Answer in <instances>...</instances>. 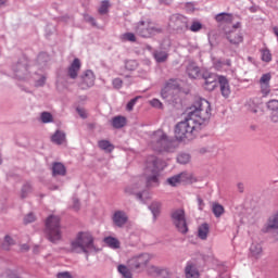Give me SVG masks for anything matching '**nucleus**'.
Returning a JSON list of instances; mask_svg holds the SVG:
<instances>
[{
  "label": "nucleus",
  "instance_id": "nucleus-1",
  "mask_svg": "<svg viewBox=\"0 0 278 278\" xmlns=\"http://www.w3.org/2000/svg\"><path fill=\"white\" fill-rule=\"evenodd\" d=\"M212 108L205 99L197 100L191 108L187 110L185 121L175 126V138L178 142H190L197 138L201 127L210 121Z\"/></svg>",
  "mask_w": 278,
  "mask_h": 278
},
{
  "label": "nucleus",
  "instance_id": "nucleus-43",
  "mask_svg": "<svg viewBox=\"0 0 278 278\" xmlns=\"http://www.w3.org/2000/svg\"><path fill=\"white\" fill-rule=\"evenodd\" d=\"M178 164H188L190 162V154L188 153H180L177 156Z\"/></svg>",
  "mask_w": 278,
  "mask_h": 278
},
{
  "label": "nucleus",
  "instance_id": "nucleus-36",
  "mask_svg": "<svg viewBox=\"0 0 278 278\" xmlns=\"http://www.w3.org/2000/svg\"><path fill=\"white\" fill-rule=\"evenodd\" d=\"M212 212L216 218H220L222 214H225V207L218 203H214L212 206Z\"/></svg>",
  "mask_w": 278,
  "mask_h": 278
},
{
  "label": "nucleus",
  "instance_id": "nucleus-5",
  "mask_svg": "<svg viewBox=\"0 0 278 278\" xmlns=\"http://www.w3.org/2000/svg\"><path fill=\"white\" fill-rule=\"evenodd\" d=\"M137 36L141 38H153L157 34H162V27L153 24L150 20H141L134 27Z\"/></svg>",
  "mask_w": 278,
  "mask_h": 278
},
{
  "label": "nucleus",
  "instance_id": "nucleus-33",
  "mask_svg": "<svg viewBox=\"0 0 278 278\" xmlns=\"http://www.w3.org/2000/svg\"><path fill=\"white\" fill-rule=\"evenodd\" d=\"M33 190L34 189L31 187V184L25 182L21 189V193H20L21 198L27 199L29 197V194H31Z\"/></svg>",
  "mask_w": 278,
  "mask_h": 278
},
{
  "label": "nucleus",
  "instance_id": "nucleus-40",
  "mask_svg": "<svg viewBox=\"0 0 278 278\" xmlns=\"http://www.w3.org/2000/svg\"><path fill=\"white\" fill-rule=\"evenodd\" d=\"M37 62L40 64V66H46L47 62H49V54L41 52L37 56Z\"/></svg>",
  "mask_w": 278,
  "mask_h": 278
},
{
  "label": "nucleus",
  "instance_id": "nucleus-62",
  "mask_svg": "<svg viewBox=\"0 0 278 278\" xmlns=\"http://www.w3.org/2000/svg\"><path fill=\"white\" fill-rule=\"evenodd\" d=\"M7 2L8 0H0V5H5Z\"/></svg>",
  "mask_w": 278,
  "mask_h": 278
},
{
  "label": "nucleus",
  "instance_id": "nucleus-54",
  "mask_svg": "<svg viewBox=\"0 0 278 278\" xmlns=\"http://www.w3.org/2000/svg\"><path fill=\"white\" fill-rule=\"evenodd\" d=\"M4 244H8L9 247H12V244H14V239H12V237H10V236H5L4 237Z\"/></svg>",
  "mask_w": 278,
  "mask_h": 278
},
{
  "label": "nucleus",
  "instance_id": "nucleus-25",
  "mask_svg": "<svg viewBox=\"0 0 278 278\" xmlns=\"http://www.w3.org/2000/svg\"><path fill=\"white\" fill-rule=\"evenodd\" d=\"M210 235V225L202 224L198 228V238L200 240H207V236Z\"/></svg>",
  "mask_w": 278,
  "mask_h": 278
},
{
  "label": "nucleus",
  "instance_id": "nucleus-48",
  "mask_svg": "<svg viewBox=\"0 0 278 278\" xmlns=\"http://www.w3.org/2000/svg\"><path fill=\"white\" fill-rule=\"evenodd\" d=\"M150 105H152V108H156V110H162V108H164L162 102L160 100H157V99H152L150 101Z\"/></svg>",
  "mask_w": 278,
  "mask_h": 278
},
{
  "label": "nucleus",
  "instance_id": "nucleus-2",
  "mask_svg": "<svg viewBox=\"0 0 278 278\" xmlns=\"http://www.w3.org/2000/svg\"><path fill=\"white\" fill-rule=\"evenodd\" d=\"M99 251H101V249L94 244V237L88 231L78 232L76 237L71 240L70 248L67 249L68 253H84L87 260L90 255L99 253Z\"/></svg>",
  "mask_w": 278,
  "mask_h": 278
},
{
  "label": "nucleus",
  "instance_id": "nucleus-13",
  "mask_svg": "<svg viewBox=\"0 0 278 278\" xmlns=\"http://www.w3.org/2000/svg\"><path fill=\"white\" fill-rule=\"evenodd\" d=\"M94 72L87 70L81 76L80 88L83 90H86L87 88H92V86H94Z\"/></svg>",
  "mask_w": 278,
  "mask_h": 278
},
{
  "label": "nucleus",
  "instance_id": "nucleus-27",
  "mask_svg": "<svg viewBox=\"0 0 278 278\" xmlns=\"http://www.w3.org/2000/svg\"><path fill=\"white\" fill-rule=\"evenodd\" d=\"M98 147L104 153H112V151H114V144H112L109 140H100L98 142Z\"/></svg>",
  "mask_w": 278,
  "mask_h": 278
},
{
  "label": "nucleus",
  "instance_id": "nucleus-32",
  "mask_svg": "<svg viewBox=\"0 0 278 278\" xmlns=\"http://www.w3.org/2000/svg\"><path fill=\"white\" fill-rule=\"evenodd\" d=\"M117 270L119 275H122V277L124 278H134V274L131 273V269H129V267H127L126 265H118Z\"/></svg>",
  "mask_w": 278,
  "mask_h": 278
},
{
  "label": "nucleus",
  "instance_id": "nucleus-44",
  "mask_svg": "<svg viewBox=\"0 0 278 278\" xmlns=\"http://www.w3.org/2000/svg\"><path fill=\"white\" fill-rule=\"evenodd\" d=\"M109 10H110V1L109 0H103L101 2L100 8H99V13L100 14H108Z\"/></svg>",
  "mask_w": 278,
  "mask_h": 278
},
{
  "label": "nucleus",
  "instance_id": "nucleus-64",
  "mask_svg": "<svg viewBox=\"0 0 278 278\" xmlns=\"http://www.w3.org/2000/svg\"><path fill=\"white\" fill-rule=\"evenodd\" d=\"M235 27H236V28L240 27V23H237V24L235 25Z\"/></svg>",
  "mask_w": 278,
  "mask_h": 278
},
{
  "label": "nucleus",
  "instance_id": "nucleus-39",
  "mask_svg": "<svg viewBox=\"0 0 278 278\" xmlns=\"http://www.w3.org/2000/svg\"><path fill=\"white\" fill-rule=\"evenodd\" d=\"M34 79H35V86L37 88H40V87L45 86V84H47V76H45V75H41L38 78V74H35Z\"/></svg>",
  "mask_w": 278,
  "mask_h": 278
},
{
  "label": "nucleus",
  "instance_id": "nucleus-17",
  "mask_svg": "<svg viewBox=\"0 0 278 278\" xmlns=\"http://www.w3.org/2000/svg\"><path fill=\"white\" fill-rule=\"evenodd\" d=\"M204 81L205 90H215L216 86H218V76H216V74H208L207 76L204 75Z\"/></svg>",
  "mask_w": 278,
  "mask_h": 278
},
{
  "label": "nucleus",
  "instance_id": "nucleus-16",
  "mask_svg": "<svg viewBox=\"0 0 278 278\" xmlns=\"http://www.w3.org/2000/svg\"><path fill=\"white\" fill-rule=\"evenodd\" d=\"M140 186L141 185H134L126 187L125 192L126 194H135L138 201H141V203H144V195L147 194V191L140 192Z\"/></svg>",
  "mask_w": 278,
  "mask_h": 278
},
{
  "label": "nucleus",
  "instance_id": "nucleus-56",
  "mask_svg": "<svg viewBox=\"0 0 278 278\" xmlns=\"http://www.w3.org/2000/svg\"><path fill=\"white\" fill-rule=\"evenodd\" d=\"M85 21H87L88 23H91V25H97V22L94 21V17L92 16H86Z\"/></svg>",
  "mask_w": 278,
  "mask_h": 278
},
{
  "label": "nucleus",
  "instance_id": "nucleus-49",
  "mask_svg": "<svg viewBox=\"0 0 278 278\" xmlns=\"http://www.w3.org/2000/svg\"><path fill=\"white\" fill-rule=\"evenodd\" d=\"M71 207L74 210V212H79L80 204L77 198H73Z\"/></svg>",
  "mask_w": 278,
  "mask_h": 278
},
{
  "label": "nucleus",
  "instance_id": "nucleus-12",
  "mask_svg": "<svg viewBox=\"0 0 278 278\" xmlns=\"http://www.w3.org/2000/svg\"><path fill=\"white\" fill-rule=\"evenodd\" d=\"M112 222L115 227L123 229L129 223V215L125 211L117 210L112 215Z\"/></svg>",
  "mask_w": 278,
  "mask_h": 278
},
{
  "label": "nucleus",
  "instance_id": "nucleus-31",
  "mask_svg": "<svg viewBox=\"0 0 278 278\" xmlns=\"http://www.w3.org/2000/svg\"><path fill=\"white\" fill-rule=\"evenodd\" d=\"M104 243L110 247V249H121V241L114 237H105Z\"/></svg>",
  "mask_w": 278,
  "mask_h": 278
},
{
  "label": "nucleus",
  "instance_id": "nucleus-53",
  "mask_svg": "<svg viewBox=\"0 0 278 278\" xmlns=\"http://www.w3.org/2000/svg\"><path fill=\"white\" fill-rule=\"evenodd\" d=\"M76 112H78L80 118H87L88 117V114L86 113V110H84V109L77 108Z\"/></svg>",
  "mask_w": 278,
  "mask_h": 278
},
{
  "label": "nucleus",
  "instance_id": "nucleus-15",
  "mask_svg": "<svg viewBox=\"0 0 278 278\" xmlns=\"http://www.w3.org/2000/svg\"><path fill=\"white\" fill-rule=\"evenodd\" d=\"M81 70V62L79 59H74L70 67L67 68V75L71 79H77L79 71Z\"/></svg>",
  "mask_w": 278,
  "mask_h": 278
},
{
  "label": "nucleus",
  "instance_id": "nucleus-10",
  "mask_svg": "<svg viewBox=\"0 0 278 278\" xmlns=\"http://www.w3.org/2000/svg\"><path fill=\"white\" fill-rule=\"evenodd\" d=\"M150 275H156V277L163 278H181V273L177 269L166 268V267H157L155 265L150 266L149 268Z\"/></svg>",
  "mask_w": 278,
  "mask_h": 278
},
{
  "label": "nucleus",
  "instance_id": "nucleus-24",
  "mask_svg": "<svg viewBox=\"0 0 278 278\" xmlns=\"http://www.w3.org/2000/svg\"><path fill=\"white\" fill-rule=\"evenodd\" d=\"M153 58L157 64H162L168 60V52L165 50H155L153 52Z\"/></svg>",
  "mask_w": 278,
  "mask_h": 278
},
{
  "label": "nucleus",
  "instance_id": "nucleus-46",
  "mask_svg": "<svg viewBox=\"0 0 278 278\" xmlns=\"http://www.w3.org/2000/svg\"><path fill=\"white\" fill-rule=\"evenodd\" d=\"M123 41L136 42V35L134 33H126L122 35Z\"/></svg>",
  "mask_w": 278,
  "mask_h": 278
},
{
  "label": "nucleus",
  "instance_id": "nucleus-38",
  "mask_svg": "<svg viewBox=\"0 0 278 278\" xmlns=\"http://www.w3.org/2000/svg\"><path fill=\"white\" fill-rule=\"evenodd\" d=\"M261 84L265 85V89H263L264 94H268L269 90H268V83L270 81V74H264L261 77Z\"/></svg>",
  "mask_w": 278,
  "mask_h": 278
},
{
  "label": "nucleus",
  "instance_id": "nucleus-41",
  "mask_svg": "<svg viewBox=\"0 0 278 278\" xmlns=\"http://www.w3.org/2000/svg\"><path fill=\"white\" fill-rule=\"evenodd\" d=\"M201 29H203V24H201V22L199 21H193L191 23V26L189 27V30L193 31V34H197V31H201Z\"/></svg>",
  "mask_w": 278,
  "mask_h": 278
},
{
  "label": "nucleus",
  "instance_id": "nucleus-55",
  "mask_svg": "<svg viewBox=\"0 0 278 278\" xmlns=\"http://www.w3.org/2000/svg\"><path fill=\"white\" fill-rule=\"evenodd\" d=\"M223 64H225V63H223V61H216L214 63L216 71H220L223 68Z\"/></svg>",
  "mask_w": 278,
  "mask_h": 278
},
{
  "label": "nucleus",
  "instance_id": "nucleus-30",
  "mask_svg": "<svg viewBox=\"0 0 278 278\" xmlns=\"http://www.w3.org/2000/svg\"><path fill=\"white\" fill-rule=\"evenodd\" d=\"M112 125L115 129H122L124 125H127V118L125 116H115L112 119Z\"/></svg>",
  "mask_w": 278,
  "mask_h": 278
},
{
  "label": "nucleus",
  "instance_id": "nucleus-4",
  "mask_svg": "<svg viewBox=\"0 0 278 278\" xmlns=\"http://www.w3.org/2000/svg\"><path fill=\"white\" fill-rule=\"evenodd\" d=\"M150 147L159 153L170 152L173 151V140L168 139V136L162 130H156L150 137Z\"/></svg>",
  "mask_w": 278,
  "mask_h": 278
},
{
  "label": "nucleus",
  "instance_id": "nucleus-28",
  "mask_svg": "<svg viewBox=\"0 0 278 278\" xmlns=\"http://www.w3.org/2000/svg\"><path fill=\"white\" fill-rule=\"evenodd\" d=\"M217 23H231L233 21V15L230 13H219L215 16Z\"/></svg>",
  "mask_w": 278,
  "mask_h": 278
},
{
  "label": "nucleus",
  "instance_id": "nucleus-35",
  "mask_svg": "<svg viewBox=\"0 0 278 278\" xmlns=\"http://www.w3.org/2000/svg\"><path fill=\"white\" fill-rule=\"evenodd\" d=\"M39 121L41 123H43V125H47L49 123H53V114H51L50 112H47V111L41 112Z\"/></svg>",
  "mask_w": 278,
  "mask_h": 278
},
{
  "label": "nucleus",
  "instance_id": "nucleus-47",
  "mask_svg": "<svg viewBox=\"0 0 278 278\" xmlns=\"http://www.w3.org/2000/svg\"><path fill=\"white\" fill-rule=\"evenodd\" d=\"M268 110H271L273 112H277L278 110V100H270L267 102Z\"/></svg>",
  "mask_w": 278,
  "mask_h": 278
},
{
  "label": "nucleus",
  "instance_id": "nucleus-60",
  "mask_svg": "<svg viewBox=\"0 0 278 278\" xmlns=\"http://www.w3.org/2000/svg\"><path fill=\"white\" fill-rule=\"evenodd\" d=\"M160 2L168 4V3H170V0H160Z\"/></svg>",
  "mask_w": 278,
  "mask_h": 278
},
{
  "label": "nucleus",
  "instance_id": "nucleus-8",
  "mask_svg": "<svg viewBox=\"0 0 278 278\" xmlns=\"http://www.w3.org/2000/svg\"><path fill=\"white\" fill-rule=\"evenodd\" d=\"M179 90V80L177 79H169L164 88L161 91L162 99H166L168 103H175L177 101V98H175V92H178Z\"/></svg>",
  "mask_w": 278,
  "mask_h": 278
},
{
  "label": "nucleus",
  "instance_id": "nucleus-26",
  "mask_svg": "<svg viewBox=\"0 0 278 278\" xmlns=\"http://www.w3.org/2000/svg\"><path fill=\"white\" fill-rule=\"evenodd\" d=\"M52 175L58 177V175H66V167L62 163H54L52 166Z\"/></svg>",
  "mask_w": 278,
  "mask_h": 278
},
{
  "label": "nucleus",
  "instance_id": "nucleus-3",
  "mask_svg": "<svg viewBox=\"0 0 278 278\" xmlns=\"http://www.w3.org/2000/svg\"><path fill=\"white\" fill-rule=\"evenodd\" d=\"M162 161L155 156H150L146 163V186L147 188H157L160 186V169Z\"/></svg>",
  "mask_w": 278,
  "mask_h": 278
},
{
  "label": "nucleus",
  "instance_id": "nucleus-11",
  "mask_svg": "<svg viewBox=\"0 0 278 278\" xmlns=\"http://www.w3.org/2000/svg\"><path fill=\"white\" fill-rule=\"evenodd\" d=\"M149 262H151V255H149L148 253H141L130 257L127 264L132 270H138L140 268H146Z\"/></svg>",
  "mask_w": 278,
  "mask_h": 278
},
{
  "label": "nucleus",
  "instance_id": "nucleus-52",
  "mask_svg": "<svg viewBox=\"0 0 278 278\" xmlns=\"http://www.w3.org/2000/svg\"><path fill=\"white\" fill-rule=\"evenodd\" d=\"M112 84L116 90H121V88H123V80L121 78H114Z\"/></svg>",
  "mask_w": 278,
  "mask_h": 278
},
{
  "label": "nucleus",
  "instance_id": "nucleus-7",
  "mask_svg": "<svg viewBox=\"0 0 278 278\" xmlns=\"http://www.w3.org/2000/svg\"><path fill=\"white\" fill-rule=\"evenodd\" d=\"M12 77L18 79L20 81H25L31 77L29 74V68H27V59L22 58L16 64L12 66Z\"/></svg>",
  "mask_w": 278,
  "mask_h": 278
},
{
  "label": "nucleus",
  "instance_id": "nucleus-61",
  "mask_svg": "<svg viewBox=\"0 0 278 278\" xmlns=\"http://www.w3.org/2000/svg\"><path fill=\"white\" fill-rule=\"evenodd\" d=\"M238 188H239L240 192H242V190H243L244 187H243L242 184H239V185H238Z\"/></svg>",
  "mask_w": 278,
  "mask_h": 278
},
{
  "label": "nucleus",
  "instance_id": "nucleus-14",
  "mask_svg": "<svg viewBox=\"0 0 278 278\" xmlns=\"http://www.w3.org/2000/svg\"><path fill=\"white\" fill-rule=\"evenodd\" d=\"M218 84L222 92V97L229 99L231 94V87L229 86V80L225 76H218Z\"/></svg>",
  "mask_w": 278,
  "mask_h": 278
},
{
  "label": "nucleus",
  "instance_id": "nucleus-59",
  "mask_svg": "<svg viewBox=\"0 0 278 278\" xmlns=\"http://www.w3.org/2000/svg\"><path fill=\"white\" fill-rule=\"evenodd\" d=\"M199 203V210H203V200L201 198H198Z\"/></svg>",
  "mask_w": 278,
  "mask_h": 278
},
{
  "label": "nucleus",
  "instance_id": "nucleus-37",
  "mask_svg": "<svg viewBox=\"0 0 278 278\" xmlns=\"http://www.w3.org/2000/svg\"><path fill=\"white\" fill-rule=\"evenodd\" d=\"M261 60L262 62H273V53H270V50L268 49H263L261 50Z\"/></svg>",
  "mask_w": 278,
  "mask_h": 278
},
{
  "label": "nucleus",
  "instance_id": "nucleus-6",
  "mask_svg": "<svg viewBox=\"0 0 278 278\" xmlns=\"http://www.w3.org/2000/svg\"><path fill=\"white\" fill-rule=\"evenodd\" d=\"M46 233L50 242L62 240V229L60 228V217L51 215L46 220Z\"/></svg>",
  "mask_w": 278,
  "mask_h": 278
},
{
  "label": "nucleus",
  "instance_id": "nucleus-51",
  "mask_svg": "<svg viewBox=\"0 0 278 278\" xmlns=\"http://www.w3.org/2000/svg\"><path fill=\"white\" fill-rule=\"evenodd\" d=\"M34 220H36L34 213H29L24 217L25 225H29V223H34Z\"/></svg>",
  "mask_w": 278,
  "mask_h": 278
},
{
  "label": "nucleus",
  "instance_id": "nucleus-57",
  "mask_svg": "<svg viewBox=\"0 0 278 278\" xmlns=\"http://www.w3.org/2000/svg\"><path fill=\"white\" fill-rule=\"evenodd\" d=\"M271 121L273 123H278V112L273 113Z\"/></svg>",
  "mask_w": 278,
  "mask_h": 278
},
{
  "label": "nucleus",
  "instance_id": "nucleus-19",
  "mask_svg": "<svg viewBox=\"0 0 278 278\" xmlns=\"http://www.w3.org/2000/svg\"><path fill=\"white\" fill-rule=\"evenodd\" d=\"M263 255H264V250L262 248V244L252 243L250 245V257H253V260H260Z\"/></svg>",
  "mask_w": 278,
  "mask_h": 278
},
{
  "label": "nucleus",
  "instance_id": "nucleus-63",
  "mask_svg": "<svg viewBox=\"0 0 278 278\" xmlns=\"http://www.w3.org/2000/svg\"><path fill=\"white\" fill-rule=\"evenodd\" d=\"M225 64H226V66H231V61L227 60Z\"/></svg>",
  "mask_w": 278,
  "mask_h": 278
},
{
  "label": "nucleus",
  "instance_id": "nucleus-58",
  "mask_svg": "<svg viewBox=\"0 0 278 278\" xmlns=\"http://www.w3.org/2000/svg\"><path fill=\"white\" fill-rule=\"evenodd\" d=\"M21 251H29V245L27 243L22 244Z\"/></svg>",
  "mask_w": 278,
  "mask_h": 278
},
{
  "label": "nucleus",
  "instance_id": "nucleus-20",
  "mask_svg": "<svg viewBox=\"0 0 278 278\" xmlns=\"http://www.w3.org/2000/svg\"><path fill=\"white\" fill-rule=\"evenodd\" d=\"M277 229H278V213H276L275 215L268 218L267 224L264 227V231L268 233Z\"/></svg>",
  "mask_w": 278,
  "mask_h": 278
},
{
  "label": "nucleus",
  "instance_id": "nucleus-18",
  "mask_svg": "<svg viewBox=\"0 0 278 278\" xmlns=\"http://www.w3.org/2000/svg\"><path fill=\"white\" fill-rule=\"evenodd\" d=\"M185 277L186 278L201 277V274L199 273V268H197V265H194V263H187L185 267Z\"/></svg>",
  "mask_w": 278,
  "mask_h": 278
},
{
  "label": "nucleus",
  "instance_id": "nucleus-9",
  "mask_svg": "<svg viewBox=\"0 0 278 278\" xmlns=\"http://www.w3.org/2000/svg\"><path fill=\"white\" fill-rule=\"evenodd\" d=\"M172 220L176 229L180 233H188V223H186V212L182 208H177L173 211Z\"/></svg>",
  "mask_w": 278,
  "mask_h": 278
},
{
  "label": "nucleus",
  "instance_id": "nucleus-45",
  "mask_svg": "<svg viewBox=\"0 0 278 278\" xmlns=\"http://www.w3.org/2000/svg\"><path fill=\"white\" fill-rule=\"evenodd\" d=\"M167 184L169 186H179V184H181V180L179 178V174L175 175V176H172L169 178H167Z\"/></svg>",
  "mask_w": 278,
  "mask_h": 278
},
{
  "label": "nucleus",
  "instance_id": "nucleus-34",
  "mask_svg": "<svg viewBox=\"0 0 278 278\" xmlns=\"http://www.w3.org/2000/svg\"><path fill=\"white\" fill-rule=\"evenodd\" d=\"M149 210L152 212L154 220L160 216V210H162V204L160 202H152L149 206Z\"/></svg>",
  "mask_w": 278,
  "mask_h": 278
},
{
  "label": "nucleus",
  "instance_id": "nucleus-29",
  "mask_svg": "<svg viewBox=\"0 0 278 278\" xmlns=\"http://www.w3.org/2000/svg\"><path fill=\"white\" fill-rule=\"evenodd\" d=\"M178 177L180 178V184H192L194 181V176L190 172H182L178 174Z\"/></svg>",
  "mask_w": 278,
  "mask_h": 278
},
{
  "label": "nucleus",
  "instance_id": "nucleus-23",
  "mask_svg": "<svg viewBox=\"0 0 278 278\" xmlns=\"http://www.w3.org/2000/svg\"><path fill=\"white\" fill-rule=\"evenodd\" d=\"M52 142L54 144H64L66 142V132L62 130H56L52 137H51Z\"/></svg>",
  "mask_w": 278,
  "mask_h": 278
},
{
  "label": "nucleus",
  "instance_id": "nucleus-50",
  "mask_svg": "<svg viewBox=\"0 0 278 278\" xmlns=\"http://www.w3.org/2000/svg\"><path fill=\"white\" fill-rule=\"evenodd\" d=\"M136 103H138V97L131 99V100L127 103L126 110H127L128 112H131V110H134V106L136 105Z\"/></svg>",
  "mask_w": 278,
  "mask_h": 278
},
{
  "label": "nucleus",
  "instance_id": "nucleus-22",
  "mask_svg": "<svg viewBox=\"0 0 278 278\" xmlns=\"http://www.w3.org/2000/svg\"><path fill=\"white\" fill-rule=\"evenodd\" d=\"M226 38L227 40H229L231 45H240V42H242L243 40L242 34H240V31H237V30H232L228 33Z\"/></svg>",
  "mask_w": 278,
  "mask_h": 278
},
{
  "label": "nucleus",
  "instance_id": "nucleus-42",
  "mask_svg": "<svg viewBox=\"0 0 278 278\" xmlns=\"http://www.w3.org/2000/svg\"><path fill=\"white\" fill-rule=\"evenodd\" d=\"M126 71H136L138 68V61L136 60H128L125 62Z\"/></svg>",
  "mask_w": 278,
  "mask_h": 278
},
{
  "label": "nucleus",
  "instance_id": "nucleus-21",
  "mask_svg": "<svg viewBox=\"0 0 278 278\" xmlns=\"http://www.w3.org/2000/svg\"><path fill=\"white\" fill-rule=\"evenodd\" d=\"M187 74L191 79H197V77L201 75V70L199 68V66H197V63L189 62V64L187 65Z\"/></svg>",
  "mask_w": 278,
  "mask_h": 278
}]
</instances>
